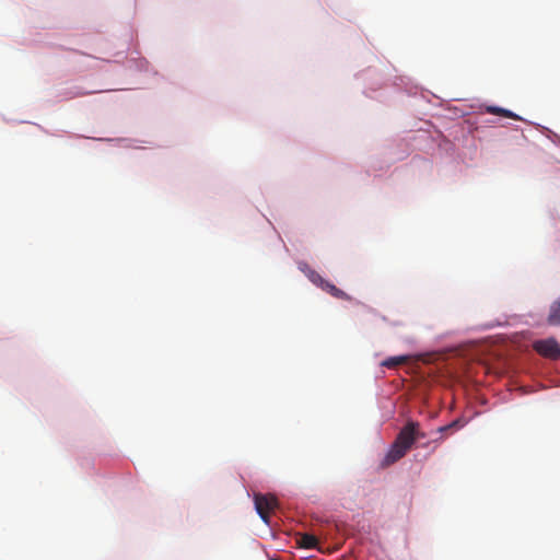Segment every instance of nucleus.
Here are the masks:
<instances>
[{"mask_svg": "<svg viewBox=\"0 0 560 560\" xmlns=\"http://www.w3.org/2000/svg\"><path fill=\"white\" fill-rule=\"evenodd\" d=\"M427 434L420 430L417 421L408 420L398 432L395 441L382 460L383 467H388L401 459L419 439H424Z\"/></svg>", "mask_w": 560, "mask_h": 560, "instance_id": "f257e3e1", "label": "nucleus"}, {"mask_svg": "<svg viewBox=\"0 0 560 560\" xmlns=\"http://www.w3.org/2000/svg\"><path fill=\"white\" fill-rule=\"evenodd\" d=\"M254 503L261 520L268 524L269 513L276 509L277 499L273 495L258 493L254 495Z\"/></svg>", "mask_w": 560, "mask_h": 560, "instance_id": "f03ea898", "label": "nucleus"}, {"mask_svg": "<svg viewBox=\"0 0 560 560\" xmlns=\"http://www.w3.org/2000/svg\"><path fill=\"white\" fill-rule=\"evenodd\" d=\"M537 353L549 359H560V346L555 338L537 340L534 342Z\"/></svg>", "mask_w": 560, "mask_h": 560, "instance_id": "7ed1b4c3", "label": "nucleus"}, {"mask_svg": "<svg viewBox=\"0 0 560 560\" xmlns=\"http://www.w3.org/2000/svg\"><path fill=\"white\" fill-rule=\"evenodd\" d=\"M299 268L310 279L312 283L320 288L325 279L317 271L312 269L306 262H300Z\"/></svg>", "mask_w": 560, "mask_h": 560, "instance_id": "20e7f679", "label": "nucleus"}, {"mask_svg": "<svg viewBox=\"0 0 560 560\" xmlns=\"http://www.w3.org/2000/svg\"><path fill=\"white\" fill-rule=\"evenodd\" d=\"M320 289L329 293L331 296L339 299V300H347L349 301L351 298L342 290L337 288L331 282L325 280L323 284L320 285Z\"/></svg>", "mask_w": 560, "mask_h": 560, "instance_id": "39448f33", "label": "nucleus"}, {"mask_svg": "<svg viewBox=\"0 0 560 560\" xmlns=\"http://www.w3.org/2000/svg\"><path fill=\"white\" fill-rule=\"evenodd\" d=\"M547 323L551 326L560 325V298L550 305Z\"/></svg>", "mask_w": 560, "mask_h": 560, "instance_id": "423d86ee", "label": "nucleus"}, {"mask_svg": "<svg viewBox=\"0 0 560 560\" xmlns=\"http://www.w3.org/2000/svg\"><path fill=\"white\" fill-rule=\"evenodd\" d=\"M486 112L489 113V114L500 115V116H503V117H508V118H511V119H514V120H521L522 119L515 113H513V112H511L509 109L502 108V107H498V106H487L486 107Z\"/></svg>", "mask_w": 560, "mask_h": 560, "instance_id": "0eeeda50", "label": "nucleus"}, {"mask_svg": "<svg viewBox=\"0 0 560 560\" xmlns=\"http://www.w3.org/2000/svg\"><path fill=\"white\" fill-rule=\"evenodd\" d=\"M408 360V355L389 357L384 360L381 365L387 369H395L401 364H405Z\"/></svg>", "mask_w": 560, "mask_h": 560, "instance_id": "6e6552de", "label": "nucleus"}, {"mask_svg": "<svg viewBox=\"0 0 560 560\" xmlns=\"http://www.w3.org/2000/svg\"><path fill=\"white\" fill-rule=\"evenodd\" d=\"M317 538L311 534H304L301 537L300 545L305 549H313L317 546Z\"/></svg>", "mask_w": 560, "mask_h": 560, "instance_id": "1a4fd4ad", "label": "nucleus"}, {"mask_svg": "<svg viewBox=\"0 0 560 560\" xmlns=\"http://www.w3.org/2000/svg\"><path fill=\"white\" fill-rule=\"evenodd\" d=\"M450 430H451V429H448V428H447V424H446V425H443V427H440V428L436 430V433H439V434H440V436H439V438H436V439H434V440H432V442H433V443H439V442L443 441V440H444V436H443L442 434H443L444 432L450 431Z\"/></svg>", "mask_w": 560, "mask_h": 560, "instance_id": "9d476101", "label": "nucleus"}, {"mask_svg": "<svg viewBox=\"0 0 560 560\" xmlns=\"http://www.w3.org/2000/svg\"><path fill=\"white\" fill-rule=\"evenodd\" d=\"M457 427H459V420H454L453 422L447 424V428L451 430Z\"/></svg>", "mask_w": 560, "mask_h": 560, "instance_id": "9b49d317", "label": "nucleus"}, {"mask_svg": "<svg viewBox=\"0 0 560 560\" xmlns=\"http://www.w3.org/2000/svg\"><path fill=\"white\" fill-rule=\"evenodd\" d=\"M86 94H89V92L78 91V92L73 93V94L70 96V98H72V97H79V96H84V95H86Z\"/></svg>", "mask_w": 560, "mask_h": 560, "instance_id": "f8f14e48", "label": "nucleus"}]
</instances>
